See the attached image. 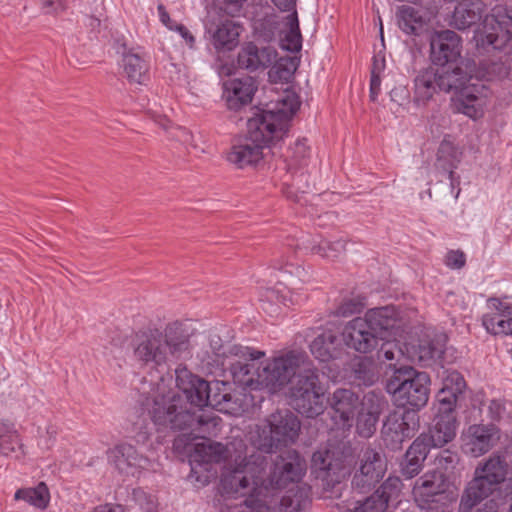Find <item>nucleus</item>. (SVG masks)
Returning a JSON list of instances; mask_svg holds the SVG:
<instances>
[{
	"instance_id": "f257e3e1",
	"label": "nucleus",
	"mask_w": 512,
	"mask_h": 512,
	"mask_svg": "<svg viewBox=\"0 0 512 512\" xmlns=\"http://www.w3.org/2000/svg\"><path fill=\"white\" fill-rule=\"evenodd\" d=\"M260 358L254 357L243 365L233 363L234 382L246 389H266L276 393L296 377L290 388L293 408L307 418H315L324 412L325 397L319 370L305 352L288 351L265 361L262 366L258 364Z\"/></svg>"
},
{
	"instance_id": "f03ea898",
	"label": "nucleus",
	"mask_w": 512,
	"mask_h": 512,
	"mask_svg": "<svg viewBox=\"0 0 512 512\" xmlns=\"http://www.w3.org/2000/svg\"><path fill=\"white\" fill-rule=\"evenodd\" d=\"M140 403L158 431L190 430L199 434L210 433L209 426L215 424V417L196 415L183 396L170 389L163 380L158 382Z\"/></svg>"
},
{
	"instance_id": "7ed1b4c3",
	"label": "nucleus",
	"mask_w": 512,
	"mask_h": 512,
	"mask_svg": "<svg viewBox=\"0 0 512 512\" xmlns=\"http://www.w3.org/2000/svg\"><path fill=\"white\" fill-rule=\"evenodd\" d=\"M135 359L151 368L166 367L190 354V333L180 321L167 323L163 329L149 328L135 333Z\"/></svg>"
},
{
	"instance_id": "20e7f679",
	"label": "nucleus",
	"mask_w": 512,
	"mask_h": 512,
	"mask_svg": "<svg viewBox=\"0 0 512 512\" xmlns=\"http://www.w3.org/2000/svg\"><path fill=\"white\" fill-rule=\"evenodd\" d=\"M442 92L451 94V105L455 112L471 119L483 116L488 103L489 89L473 79L475 63L460 59L456 64L435 66Z\"/></svg>"
},
{
	"instance_id": "39448f33",
	"label": "nucleus",
	"mask_w": 512,
	"mask_h": 512,
	"mask_svg": "<svg viewBox=\"0 0 512 512\" xmlns=\"http://www.w3.org/2000/svg\"><path fill=\"white\" fill-rule=\"evenodd\" d=\"M266 457L252 448L239 452L224 467L221 487L227 496L247 498L255 488L267 486L262 479Z\"/></svg>"
},
{
	"instance_id": "423d86ee",
	"label": "nucleus",
	"mask_w": 512,
	"mask_h": 512,
	"mask_svg": "<svg viewBox=\"0 0 512 512\" xmlns=\"http://www.w3.org/2000/svg\"><path fill=\"white\" fill-rule=\"evenodd\" d=\"M259 119L249 118L247 134L238 144L232 146L227 160L239 169L256 166L267 160L272 148L283 139V129L269 130V124Z\"/></svg>"
},
{
	"instance_id": "0eeeda50",
	"label": "nucleus",
	"mask_w": 512,
	"mask_h": 512,
	"mask_svg": "<svg viewBox=\"0 0 512 512\" xmlns=\"http://www.w3.org/2000/svg\"><path fill=\"white\" fill-rule=\"evenodd\" d=\"M300 421L289 411L271 414L250 432L252 449L262 454L272 453L282 446L294 443L300 431Z\"/></svg>"
},
{
	"instance_id": "6e6552de",
	"label": "nucleus",
	"mask_w": 512,
	"mask_h": 512,
	"mask_svg": "<svg viewBox=\"0 0 512 512\" xmlns=\"http://www.w3.org/2000/svg\"><path fill=\"white\" fill-rule=\"evenodd\" d=\"M430 377L425 372H418L411 366H401L387 380L386 390L401 407L409 411H419L428 402L430 394Z\"/></svg>"
},
{
	"instance_id": "1a4fd4ad",
	"label": "nucleus",
	"mask_w": 512,
	"mask_h": 512,
	"mask_svg": "<svg viewBox=\"0 0 512 512\" xmlns=\"http://www.w3.org/2000/svg\"><path fill=\"white\" fill-rule=\"evenodd\" d=\"M507 474V464L500 456H491L479 464L468 483L459 504V512H470L479 502L489 497Z\"/></svg>"
},
{
	"instance_id": "9d476101",
	"label": "nucleus",
	"mask_w": 512,
	"mask_h": 512,
	"mask_svg": "<svg viewBox=\"0 0 512 512\" xmlns=\"http://www.w3.org/2000/svg\"><path fill=\"white\" fill-rule=\"evenodd\" d=\"M217 426V419L215 418V424L209 426L210 433H201L197 431L191 432L194 439L201 438V442L195 444H185L184 449L189 454V462L191 465V472L197 474V467L209 465L213 463H221L223 461L232 460L234 455L243 450H247V446L241 439H235L227 446L219 442H213L206 438V435H211Z\"/></svg>"
},
{
	"instance_id": "9b49d317",
	"label": "nucleus",
	"mask_w": 512,
	"mask_h": 512,
	"mask_svg": "<svg viewBox=\"0 0 512 512\" xmlns=\"http://www.w3.org/2000/svg\"><path fill=\"white\" fill-rule=\"evenodd\" d=\"M461 159L462 151L453 142L444 139L440 143L434 167L436 173L444 179L437 181L433 189H428L429 198H434L439 203L457 199L460 189L454 192L455 183L459 184L458 178L454 176V170L457 169Z\"/></svg>"
},
{
	"instance_id": "f8f14e48",
	"label": "nucleus",
	"mask_w": 512,
	"mask_h": 512,
	"mask_svg": "<svg viewBox=\"0 0 512 512\" xmlns=\"http://www.w3.org/2000/svg\"><path fill=\"white\" fill-rule=\"evenodd\" d=\"M351 449L349 447L332 446L319 449L312 455L311 468L316 478L328 485L339 483L350 467Z\"/></svg>"
},
{
	"instance_id": "ddd939ff",
	"label": "nucleus",
	"mask_w": 512,
	"mask_h": 512,
	"mask_svg": "<svg viewBox=\"0 0 512 512\" xmlns=\"http://www.w3.org/2000/svg\"><path fill=\"white\" fill-rule=\"evenodd\" d=\"M446 488L447 483L443 473L431 471L415 481L412 494L421 509L433 511L438 508V505L445 508L446 504L453 500Z\"/></svg>"
},
{
	"instance_id": "4468645a",
	"label": "nucleus",
	"mask_w": 512,
	"mask_h": 512,
	"mask_svg": "<svg viewBox=\"0 0 512 512\" xmlns=\"http://www.w3.org/2000/svg\"><path fill=\"white\" fill-rule=\"evenodd\" d=\"M306 461L296 450H287L278 455L268 477V485L271 493L286 487L289 483L298 482L306 472Z\"/></svg>"
},
{
	"instance_id": "2eb2a0df",
	"label": "nucleus",
	"mask_w": 512,
	"mask_h": 512,
	"mask_svg": "<svg viewBox=\"0 0 512 512\" xmlns=\"http://www.w3.org/2000/svg\"><path fill=\"white\" fill-rule=\"evenodd\" d=\"M512 17L502 6H496L483 20L479 44L483 48L503 49L512 39Z\"/></svg>"
},
{
	"instance_id": "dca6fc26",
	"label": "nucleus",
	"mask_w": 512,
	"mask_h": 512,
	"mask_svg": "<svg viewBox=\"0 0 512 512\" xmlns=\"http://www.w3.org/2000/svg\"><path fill=\"white\" fill-rule=\"evenodd\" d=\"M419 425V415L415 411L394 410L385 418L381 434L387 446L399 449L405 440L415 435Z\"/></svg>"
},
{
	"instance_id": "f3484780",
	"label": "nucleus",
	"mask_w": 512,
	"mask_h": 512,
	"mask_svg": "<svg viewBox=\"0 0 512 512\" xmlns=\"http://www.w3.org/2000/svg\"><path fill=\"white\" fill-rule=\"evenodd\" d=\"M387 470L384 456L372 448L362 451L359 468L352 479V487L360 493L370 491L383 478Z\"/></svg>"
},
{
	"instance_id": "a211bd4d",
	"label": "nucleus",
	"mask_w": 512,
	"mask_h": 512,
	"mask_svg": "<svg viewBox=\"0 0 512 512\" xmlns=\"http://www.w3.org/2000/svg\"><path fill=\"white\" fill-rule=\"evenodd\" d=\"M299 96L292 90H285L278 98L270 103V107L261 114L253 117L265 124H269V130L283 129V136L288 131V121L300 108Z\"/></svg>"
},
{
	"instance_id": "6ab92c4d",
	"label": "nucleus",
	"mask_w": 512,
	"mask_h": 512,
	"mask_svg": "<svg viewBox=\"0 0 512 512\" xmlns=\"http://www.w3.org/2000/svg\"><path fill=\"white\" fill-rule=\"evenodd\" d=\"M462 40L452 30L435 31L430 38V58L436 66L456 64L461 59Z\"/></svg>"
},
{
	"instance_id": "aec40b11",
	"label": "nucleus",
	"mask_w": 512,
	"mask_h": 512,
	"mask_svg": "<svg viewBox=\"0 0 512 512\" xmlns=\"http://www.w3.org/2000/svg\"><path fill=\"white\" fill-rule=\"evenodd\" d=\"M342 338L348 348L362 354L374 351L382 341L367 321L360 316L345 324Z\"/></svg>"
},
{
	"instance_id": "412c9836",
	"label": "nucleus",
	"mask_w": 512,
	"mask_h": 512,
	"mask_svg": "<svg viewBox=\"0 0 512 512\" xmlns=\"http://www.w3.org/2000/svg\"><path fill=\"white\" fill-rule=\"evenodd\" d=\"M108 459L115 469L124 476H136L150 466V460L138 453L131 444L122 443L109 449Z\"/></svg>"
},
{
	"instance_id": "4be33fe9",
	"label": "nucleus",
	"mask_w": 512,
	"mask_h": 512,
	"mask_svg": "<svg viewBox=\"0 0 512 512\" xmlns=\"http://www.w3.org/2000/svg\"><path fill=\"white\" fill-rule=\"evenodd\" d=\"M327 401L332 409V419L342 428H349L354 422L360 407L359 396L351 389L338 388Z\"/></svg>"
},
{
	"instance_id": "5701e85b",
	"label": "nucleus",
	"mask_w": 512,
	"mask_h": 512,
	"mask_svg": "<svg viewBox=\"0 0 512 512\" xmlns=\"http://www.w3.org/2000/svg\"><path fill=\"white\" fill-rule=\"evenodd\" d=\"M209 345L213 354L221 358V365L229 369L232 374L233 363L245 364L247 360H253L254 357H264L263 351L253 350L246 346L224 343L219 335L211 334Z\"/></svg>"
},
{
	"instance_id": "b1692460",
	"label": "nucleus",
	"mask_w": 512,
	"mask_h": 512,
	"mask_svg": "<svg viewBox=\"0 0 512 512\" xmlns=\"http://www.w3.org/2000/svg\"><path fill=\"white\" fill-rule=\"evenodd\" d=\"M454 409L455 407L447 409L446 405L439 404L438 412L434 417L429 434L420 435V437L427 438V444L430 447H441L455 438L457 421Z\"/></svg>"
},
{
	"instance_id": "393cba45",
	"label": "nucleus",
	"mask_w": 512,
	"mask_h": 512,
	"mask_svg": "<svg viewBox=\"0 0 512 512\" xmlns=\"http://www.w3.org/2000/svg\"><path fill=\"white\" fill-rule=\"evenodd\" d=\"M488 305L492 311L483 316L485 329L494 335H512V304L507 299L491 298Z\"/></svg>"
},
{
	"instance_id": "a878e982",
	"label": "nucleus",
	"mask_w": 512,
	"mask_h": 512,
	"mask_svg": "<svg viewBox=\"0 0 512 512\" xmlns=\"http://www.w3.org/2000/svg\"><path fill=\"white\" fill-rule=\"evenodd\" d=\"M497 432L493 425H471L463 435V450L473 457L487 453L498 438Z\"/></svg>"
},
{
	"instance_id": "bb28decb",
	"label": "nucleus",
	"mask_w": 512,
	"mask_h": 512,
	"mask_svg": "<svg viewBox=\"0 0 512 512\" xmlns=\"http://www.w3.org/2000/svg\"><path fill=\"white\" fill-rule=\"evenodd\" d=\"M362 317L382 341L387 335H396L400 328L399 312L391 305L368 309Z\"/></svg>"
},
{
	"instance_id": "cd10ccee",
	"label": "nucleus",
	"mask_w": 512,
	"mask_h": 512,
	"mask_svg": "<svg viewBox=\"0 0 512 512\" xmlns=\"http://www.w3.org/2000/svg\"><path fill=\"white\" fill-rule=\"evenodd\" d=\"M277 55V51L271 46L258 47L253 42H249L241 47L237 64L239 68L250 72L264 70L272 65Z\"/></svg>"
},
{
	"instance_id": "c85d7f7f",
	"label": "nucleus",
	"mask_w": 512,
	"mask_h": 512,
	"mask_svg": "<svg viewBox=\"0 0 512 512\" xmlns=\"http://www.w3.org/2000/svg\"><path fill=\"white\" fill-rule=\"evenodd\" d=\"M447 336L443 333L426 335L412 347L410 358L422 366H431L438 362L446 349Z\"/></svg>"
},
{
	"instance_id": "c756f323",
	"label": "nucleus",
	"mask_w": 512,
	"mask_h": 512,
	"mask_svg": "<svg viewBox=\"0 0 512 512\" xmlns=\"http://www.w3.org/2000/svg\"><path fill=\"white\" fill-rule=\"evenodd\" d=\"M175 382L177 389L185 395L183 398L190 408L198 407V398L203 397L208 381L194 375L186 367L179 366L175 370Z\"/></svg>"
},
{
	"instance_id": "7c9ffc66",
	"label": "nucleus",
	"mask_w": 512,
	"mask_h": 512,
	"mask_svg": "<svg viewBox=\"0 0 512 512\" xmlns=\"http://www.w3.org/2000/svg\"><path fill=\"white\" fill-rule=\"evenodd\" d=\"M435 66L420 70L414 78L413 101L418 106L426 105L434 95L442 92Z\"/></svg>"
},
{
	"instance_id": "2f4dec72",
	"label": "nucleus",
	"mask_w": 512,
	"mask_h": 512,
	"mask_svg": "<svg viewBox=\"0 0 512 512\" xmlns=\"http://www.w3.org/2000/svg\"><path fill=\"white\" fill-rule=\"evenodd\" d=\"M256 91L254 80L251 77L233 79L225 84V98L231 110H238L252 101Z\"/></svg>"
},
{
	"instance_id": "473e14b6",
	"label": "nucleus",
	"mask_w": 512,
	"mask_h": 512,
	"mask_svg": "<svg viewBox=\"0 0 512 512\" xmlns=\"http://www.w3.org/2000/svg\"><path fill=\"white\" fill-rule=\"evenodd\" d=\"M427 438L418 436L406 451L401 465V473L407 479L417 476L423 469L424 461L430 451Z\"/></svg>"
},
{
	"instance_id": "72a5a7b5",
	"label": "nucleus",
	"mask_w": 512,
	"mask_h": 512,
	"mask_svg": "<svg viewBox=\"0 0 512 512\" xmlns=\"http://www.w3.org/2000/svg\"><path fill=\"white\" fill-rule=\"evenodd\" d=\"M258 302L261 309L269 315L279 312L280 306H289L297 303L291 292L285 286L262 287L258 291Z\"/></svg>"
},
{
	"instance_id": "f704fd0d",
	"label": "nucleus",
	"mask_w": 512,
	"mask_h": 512,
	"mask_svg": "<svg viewBox=\"0 0 512 512\" xmlns=\"http://www.w3.org/2000/svg\"><path fill=\"white\" fill-rule=\"evenodd\" d=\"M485 10L486 5L482 0L460 3L454 9L450 25L458 30L468 29L479 22Z\"/></svg>"
},
{
	"instance_id": "c9c22d12",
	"label": "nucleus",
	"mask_w": 512,
	"mask_h": 512,
	"mask_svg": "<svg viewBox=\"0 0 512 512\" xmlns=\"http://www.w3.org/2000/svg\"><path fill=\"white\" fill-rule=\"evenodd\" d=\"M278 496L268 486L255 488L253 493L239 505L238 512H277Z\"/></svg>"
},
{
	"instance_id": "e433bc0d",
	"label": "nucleus",
	"mask_w": 512,
	"mask_h": 512,
	"mask_svg": "<svg viewBox=\"0 0 512 512\" xmlns=\"http://www.w3.org/2000/svg\"><path fill=\"white\" fill-rule=\"evenodd\" d=\"M466 383L458 371H446L443 378V387L438 392L437 398L440 405H446L447 409L456 407L459 397L463 394Z\"/></svg>"
},
{
	"instance_id": "4c0bfd02",
	"label": "nucleus",
	"mask_w": 512,
	"mask_h": 512,
	"mask_svg": "<svg viewBox=\"0 0 512 512\" xmlns=\"http://www.w3.org/2000/svg\"><path fill=\"white\" fill-rule=\"evenodd\" d=\"M203 397L198 398V407L210 406L220 411L227 410V404L231 401L230 385L223 381L208 382V388Z\"/></svg>"
},
{
	"instance_id": "58836bf2",
	"label": "nucleus",
	"mask_w": 512,
	"mask_h": 512,
	"mask_svg": "<svg viewBox=\"0 0 512 512\" xmlns=\"http://www.w3.org/2000/svg\"><path fill=\"white\" fill-rule=\"evenodd\" d=\"M240 26L232 20L221 22L211 36L212 45L218 51L232 50L239 43Z\"/></svg>"
},
{
	"instance_id": "ea45409f",
	"label": "nucleus",
	"mask_w": 512,
	"mask_h": 512,
	"mask_svg": "<svg viewBox=\"0 0 512 512\" xmlns=\"http://www.w3.org/2000/svg\"><path fill=\"white\" fill-rule=\"evenodd\" d=\"M122 66L125 76L130 83L139 85L145 83L149 68L143 56L132 50L124 52Z\"/></svg>"
},
{
	"instance_id": "a19ab883",
	"label": "nucleus",
	"mask_w": 512,
	"mask_h": 512,
	"mask_svg": "<svg viewBox=\"0 0 512 512\" xmlns=\"http://www.w3.org/2000/svg\"><path fill=\"white\" fill-rule=\"evenodd\" d=\"M396 19L399 28L406 34L417 35L426 25L423 13L412 6L402 5L396 11Z\"/></svg>"
},
{
	"instance_id": "79ce46f5",
	"label": "nucleus",
	"mask_w": 512,
	"mask_h": 512,
	"mask_svg": "<svg viewBox=\"0 0 512 512\" xmlns=\"http://www.w3.org/2000/svg\"><path fill=\"white\" fill-rule=\"evenodd\" d=\"M310 351L318 360L327 362L339 354L338 337L332 331H325L314 338Z\"/></svg>"
},
{
	"instance_id": "37998d69",
	"label": "nucleus",
	"mask_w": 512,
	"mask_h": 512,
	"mask_svg": "<svg viewBox=\"0 0 512 512\" xmlns=\"http://www.w3.org/2000/svg\"><path fill=\"white\" fill-rule=\"evenodd\" d=\"M0 455L15 457L24 455L17 431L9 421L0 420Z\"/></svg>"
},
{
	"instance_id": "c03bdc74",
	"label": "nucleus",
	"mask_w": 512,
	"mask_h": 512,
	"mask_svg": "<svg viewBox=\"0 0 512 512\" xmlns=\"http://www.w3.org/2000/svg\"><path fill=\"white\" fill-rule=\"evenodd\" d=\"M282 49L289 52H298L302 48V35L300 33L297 12L285 16L282 35L279 37Z\"/></svg>"
},
{
	"instance_id": "a18cd8bd",
	"label": "nucleus",
	"mask_w": 512,
	"mask_h": 512,
	"mask_svg": "<svg viewBox=\"0 0 512 512\" xmlns=\"http://www.w3.org/2000/svg\"><path fill=\"white\" fill-rule=\"evenodd\" d=\"M312 149L307 138H298L290 147L287 155V167L290 171H297L308 167L312 160Z\"/></svg>"
},
{
	"instance_id": "49530a36",
	"label": "nucleus",
	"mask_w": 512,
	"mask_h": 512,
	"mask_svg": "<svg viewBox=\"0 0 512 512\" xmlns=\"http://www.w3.org/2000/svg\"><path fill=\"white\" fill-rule=\"evenodd\" d=\"M302 246L305 250L314 255L334 259L339 257L346 249V243L342 240L329 242L326 240H317L307 238L303 240Z\"/></svg>"
},
{
	"instance_id": "de8ad7c7",
	"label": "nucleus",
	"mask_w": 512,
	"mask_h": 512,
	"mask_svg": "<svg viewBox=\"0 0 512 512\" xmlns=\"http://www.w3.org/2000/svg\"><path fill=\"white\" fill-rule=\"evenodd\" d=\"M15 499L24 500L28 504L44 510L50 501V492L44 482H40L35 487L22 488L16 491Z\"/></svg>"
},
{
	"instance_id": "09e8293b",
	"label": "nucleus",
	"mask_w": 512,
	"mask_h": 512,
	"mask_svg": "<svg viewBox=\"0 0 512 512\" xmlns=\"http://www.w3.org/2000/svg\"><path fill=\"white\" fill-rule=\"evenodd\" d=\"M309 503L306 490H291L285 496L278 497L276 509L277 512H305Z\"/></svg>"
},
{
	"instance_id": "8fccbe9b",
	"label": "nucleus",
	"mask_w": 512,
	"mask_h": 512,
	"mask_svg": "<svg viewBox=\"0 0 512 512\" xmlns=\"http://www.w3.org/2000/svg\"><path fill=\"white\" fill-rule=\"evenodd\" d=\"M285 17L276 15L267 16L255 23L254 29L257 37L264 42H271L277 36H281L284 28Z\"/></svg>"
},
{
	"instance_id": "3c124183",
	"label": "nucleus",
	"mask_w": 512,
	"mask_h": 512,
	"mask_svg": "<svg viewBox=\"0 0 512 512\" xmlns=\"http://www.w3.org/2000/svg\"><path fill=\"white\" fill-rule=\"evenodd\" d=\"M272 67L268 72L271 82H288L298 67V61L294 57H281L272 63Z\"/></svg>"
},
{
	"instance_id": "603ef678",
	"label": "nucleus",
	"mask_w": 512,
	"mask_h": 512,
	"mask_svg": "<svg viewBox=\"0 0 512 512\" xmlns=\"http://www.w3.org/2000/svg\"><path fill=\"white\" fill-rule=\"evenodd\" d=\"M402 481L397 476H389L371 496L377 501H385V510L389 501L396 499L402 489Z\"/></svg>"
},
{
	"instance_id": "864d4df0",
	"label": "nucleus",
	"mask_w": 512,
	"mask_h": 512,
	"mask_svg": "<svg viewBox=\"0 0 512 512\" xmlns=\"http://www.w3.org/2000/svg\"><path fill=\"white\" fill-rule=\"evenodd\" d=\"M387 405L388 403L382 395H378L375 392H368L360 402L361 410L359 413L379 418Z\"/></svg>"
},
{
	"instance_id": "5fc2aeb1",
	"label": "nucleus",
	"mask_w": 512,
	"mask_h": 512,
	"mask_svg": "<svg viewBox=\"0 0 512 512\" xmlns=\"http://www.w3.org/2000/svg\"><path fill=\"white\" fill-rule=\"evenodd\" d=\"M365 308V302L360 297L344 299L333 312L338 317H350L360 313Z\"/></svg>"
},
{
	"instance_id": "6e6d98bb",
	"label": "nucleus",
	"mask_w": 512,
	"mask_h": 512,
	"mask_svg": "<svg viewBox=\"0 0 512 512\" xmlns=\"http://www.w3.org/2000/svg\"><path fill=\"white\" fill-rule=\"evenodd\" d=\"M460 457L457 452L450 449L442 450L435 459L437 468L445 472H453L459 464Z\"/></svg>"
},
{
	"instance_id": "4d7b16f0",
	"label": "nucleus",
	"mask_w": 512,
	"mask_h": 512,
	"mask_svg": "<svg viewBox=\"0 0 512 512\" xmlns=\"http://www.w3.org/2000/svg\"><path fill=\"white\" fill-rule=\"evenodd\" d=\"M132 497L142 512H157V501L153 495L137 488L133 490Z\"/></svg>"
},
{
	"instance_id": "13d9d810",
	"label": "nucleus",
	"mask_w": 512,
	"mask_h": 512,
	"mask_svg": "<svg viewBox=\"0 0 512 512\" xmlns=\"http://www.w3.org/2000/svg\"><path fill=\"white\" fill-rule=\"evenodd\" d=\"M378 420L379 418L374 416L358 413L356 424L358 434L365 438L371 437L376 431Z\"/></svg>"
},
{
	"instance_id": "bf43d9fd",
	"label": "nucleus",
	"mask_w": 512,
	"mask_h": 512,
	"mask_svg": "<svg viewBox=\"0 0 512 512\" xmlns=\"http://www.w3.org/2000/svg\"><path fill=\"white\" fill-rule=\"evenodd\" d=\"M403 355L402 349L394 341H385L381 344L378 351V358L387 361H398Z\"/></svg>"
},
{
	"instance_id": "052dcab7",
	"label": "nucleus",
	"mask_w": 512,
	"mask_h": 512,
	"mask_svg": "<svg viewBox=\"0 0 512 512\" xmlns=\"http://www.w3.org/2000/svg\"><path fill=\"white\" fill-rule=\"evenodd\" d=\"M350 512H385V501H376L369 496L363 502L357 501V505Z\"/></svg>"
},
{
	"instance_id": "680f3d73",
	"label": "nucleus",
	"mask_w": 512,
	"mask_h": 512,
	"mask_svg": "<svg viewBox=\"0 0 512 512\" xmlns=\"http://www.w3.org/2000/svg\"><path fill=\"white\" fill-rule=\"evenodd\" d=\"M355 379L361 381L365 385H369L373 383L374 375L369 367V363L360 360L358 361L353 368Z\"/></svg>"
},
{
	"instance_id": "e2e57ef3",
	"label": "nucleus",
	"mask_w": 512,
	"mask_h": 512,
	"mask_svg": "<svg viewBox=\"0 0 512 512\" xmlns=\"http://www.w3.org/2000/svg\"><path fill=\"white\" fill-rule=\"evenodd\" d=\"M465 261L464 253L459 250H451L445 256V264L451 269H461Z\"/></svg>"
},
{
	"instance_id": "0e129e2a",
	"label": "nucleus",
	"mask_w": 512,
	"mask_h": 512,
	"mask_svg": "<svg viewBox=\"0 0 512 512\" xmlns=\"http://www.w3.org/2000/svg\"><path fill=\"white\" fill-rule=\"evenodd\" d=\"M275 268L282 271L284 273L283 279L286 281H289L290 278L293 276H296L297 278L301 279V277L304 275V270L300 267H294L292 264H279L275 265Z\"/></svg>"
},
{
	"instance_id": "69168bd1",
	"label": "nucleus",
	"mask_w": 512,
	"mask_h": 512,
	"mask_svg": "<svg viewBox=\"0 0 512 512\" xmlns=\"http://www.w3.org/2000/svg\"><path fill=\"white\" fill-rule=\"evenodd\" d=\"M134 429L136 431V438L138 442H146L151 435V428L143 421H136L133 423Z\"/></svg>"
},
{
	"instance_id": "338daca9",
	"label": "nucleus",
	"mask_w": 512,
	"mask_h": 512,
	"mask_svg": "<svg viewBox=\"0 0 512 512\" xmlns=\"http://www.w3.org/2000/svg\"><path fill=\"white\" fill-rule=\"evenodd\" d=\"M41 7L46 10L47 14L56 15L65 10V5L62 0H40Z\"/></svg>"
},
{
	"instance_id": "774afa93",
	"label": "nucleus",
	"mask_w": 512,
	"mask_h": 512,
	"mask_svg": "<svg viewBox=\"0 0 512 512\" xmlns=\"http://www.w3.org/2000/svg\"><path fill=\"white\" fill-rule=\"evenodd\" d=\"M491 419L498 420L505 411V406L500 400H491L488 406Z\"/></svg>"
}]
</instances>
